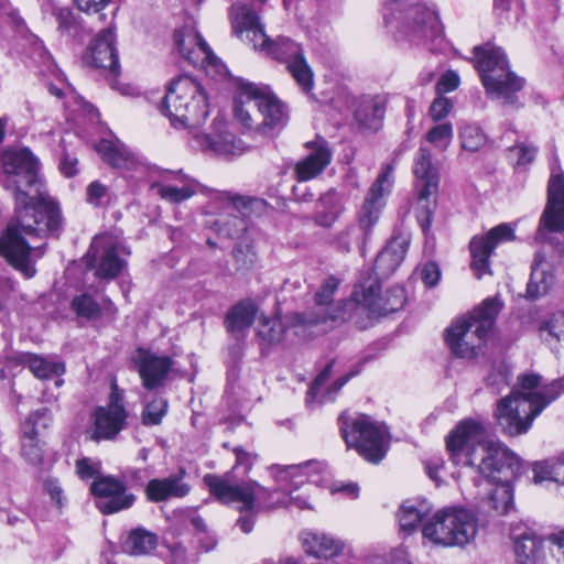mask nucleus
Masks as SVG:
<instances>
[{
	"instance_id": "nucleus-1",
	"label": "nucleus",
	"mask_w": 564,
	"mask_h": 564,
	"mask_svg": "<svg viewBox=\"0 0 564 564\" xmlns=\"http://www.w3.org/2000/svg\"><path fill=\"white\" fill-rule=\"evenodd\" d=\"M1 184L13 194L14 215L0 235V256L25 278L36 273L32 253H44L43 246L28 240L58 236L64 219L57 202L43 189L37 161L28 149L7 150L1 155Z\"/></svg>"
},
{
	"instance_id": "nucleus-2",
	"label": "nucleus",
	"mask_w": 564,
	"mask_h": 564,
	"mask_svg": "<svg viewBox=\"0 0 564 564\" xmlns=\"http://www.w3.org/2000/svg\"><path fill=\"white\" fill-rule=\"evenodd\" d=\"M446 448L456 465L474 469L490 482H500L488 498L492 510L506 514L513 508V495L506 484L520 471V459L489 438L484 423L475 420L460 422L446 440Z\"/></svg>"
},
{
	"instance_id": "nucleus-3",
	"label": "nucleus",
	"mask_w": 564,
	"mask_h": 564,
	"mask_svg": "<svg viewBox=\"0 0 564 564\" xmlns=\"http://www.w3.org/2000/svg\"><path fill=\"white\" fill-rule=\"evenodd\" d=\"M519 388L501 398L495 411L498 426L508 436L527 433L541 412L564 392V379L541 387V377H519Z\"/></svg>"
},
{
	"instance_id": "nucleus-4",
	"label": "nucleus",
	"mask_w": 564,
	"mask_h": 564,
	"mask_svg": "<svg viewBox=\"0 0 564 564\" xmlns=\"http://www.w3.org/2000/svg\"><path fill=\"white\" fill-rule=\"evenodd\" d=\"M232 28L238 34L247 33V39L254 50L264 52L273 58L285 63L286 68L304 93L313 88V72L307 64L302 46L293 40L279 36L270 40L264 32L258 13L245 3L236 2L230 8Z\"/></svg>"
},
{
	"instance_id": "nucleus-5",
	"label": "nucleus",
	"mask_w": 564,
	"mask_h": 564,
	"mask_svg": "<svg viewBox=\"0 0 564 564\" xmlns=\"http://www.w3.org/2000/svg\"><path fill=\"white\" fill-rule=\"evenodd\" d=\"M503 307L498 295L485 299L481 304L454 322L445 332V341L459 358H474L485 347L496 318Z\"/></svg>"
},
{
	"instance_id": "nucleus-6",
	"label": "nucleus",
	"mask_w": 564,
	"mask_h": 564,
	"mask_svg": "<svg viewBox=\"0 0 564 564\" xmlns=\"http://www.w3.org/2000/svg\"><path fill=\"white\" fill-rule=\"evenodd\" d=\"M204 484L207 486L212 496L224 505L239 503L240 512H250L248 516L238 518L236 525L243 533H250L254 525V514L262 510H270L278 508L280 501H270V494L267 488L250 480L243 484H237L232 480L231 475H215L206 474L204 476Z\"/></svg>"
},
{
	"instance_id": "nucleus-7",
	"label": "nucleus",
	"mask_w": 564,
	"mask_h": 564,
	"mask_svg": "<svg viewBox=\"0 0 564 564\" xmlns=\"http://www.w3.org/2000/svg\"><path fill=\"white\" fill-rule=\"evenodd\" d=\"M234 113L248 129H280L289 118L288 107L268 87L245 82L238 85Z\"/></svg>"
},
{
	"instance_id": "nucleus-8",
	"label": "nucleus",
	"mask_w": 564,
	"mask_h": 564,
	"mask_svg": "<svg viewBox=\"0 0 564 564\" xmlns=\"http://www.w3.org/2000/svg\"><path fill=\"white\" fill-rule=\"evenodd\" d=\"M475 66L479 72L487 94L503 106H516L518 93L524 79L510 70L508 58L501 47L489 43L474 47Z\"/></svg>"
},
{
	"instance_id": "nucleus-9",
	"label": "nucleus",
	"mask_w": 564,
	"mask_h": 564,
	"mask_svg": "<svg viewBox=\"0 0 564 564\" xmlns=\"http://www.w3.org/2000/svg\"><path fill=\"white\" fill-rule=\"evenodd\" d=\"M477 532V516L463 507L440 509L422 527L423 538L443 547L465 546Z\"/></svg>"
},
{
	"instance_id": "nucleus-10",
	"label": "nucleus",
	"mask_w": 564,
	"mask_h": 564,
	"mask_svg": "<svg viewBox=\"0 0 564 564\" xmlns=\"http://www.w3.org/2000/svg\"><path fill=\"white\" fill-rule=\"evenodd\" d=\"M338 422L348 448H355L361 457L373 464L383 459L389 442L382 424L365 414L350 419L346 413L339 416Z\"/></svg>"
},
{
	"instance_id": "nucleus-11",
	"label": "nucleus",
	"mask_w": 564,
	"mask_h": 564,
	"mask_svg": "<svg viewBox=\"0 0 564 564\" xmlns=\"http://www.w3.org/2000/svg\"><path fill=\"white\" fill-rule=\"evenodd\" d=\"M399 37L412 45H424L430 51L442 47L444 30L436 10L417 3L406 9L399 28Z\"/></svg>"
},
{
	"instance_id": "nucleus-12",
	"label": "nucleus",
	"mask_w": 564,
	"mask_h": 564,
	"mask_svg": "<svg viewBox=\"0 0 564 564\" xmlns=\"http://www.w3.org/2000/svg\"><path fill=\"white\" fill-rule=\"evenodd\" d=\"M392 172V166H387L370 187L358 214V227L351 226L340 234L339 243L345 249L349 250L351 242L358 243L361 238L366 239L370 235L380 217L382 198L390 191Z\"/></svg>"
},
{
	"instance_id": "nucleus-13",
	"label": "nucleus",
	"mask_w": 564,
	"mask_h": 564,
	"mask_svg": "<svg viewBox=\"0 0 564 564\" xmlns=\"http://www.w3.org/2000/svg\"><path fill=\"white\" fill-rule=\"evenodd\" d=\"M413 174L417 188V200L420 205L419 218L425 230L431 224V217L435 208V197L440 184V162L433 159L432 152L421 145L413 161Z\"/></svg>"
},
{
	"instance_id": "nucleus-14",
	"label": "nucleus",
	"mask_w": 564,
	"mask_h": 564,
	"mask_svg": "<svg viewBox=\"0 0 564 564\" xmlns=\"http://www.w3.org/2000/svg\"><path fill=\"white\" fill-rule=\"evenodd\" d=\"M127 417L124 392L113 381L107 405L97 406L93 413L91 438L113 440L126 427Z\"/></svg>"
},
{
	"instance_id": "nucleus-15",
	"label": "nucleus",
	"mask_w": 564,
	"mask_h": 564,
	"mask_svg": "<svg viewBox=\"0 0 564 564\" xmlns=\"http://www.w3.org/2000/svg\"><path fill=\"white\" fill-rule=\"evenodd\" d=\"M170 100L180 107L178 102L185 101L186 115L183 120H189L194 129L199 127L208 116V102L205 89L195 79L182 76L170 84Z\"/></svg>"
},
{
	"instance_id": "nucleus-16",
	"label": "nucleus",
	"mask_w": 564,
	"mask_h": 564,
	"mask_svg": "<svg viewBox=\"0 0 564 564\" xmlns=\"http://www.w3.org/2000/svg\"><path fill=\"white\" fill-rule=\"evenodd\" d=\"M354 291L355 300L368 307L372 313L387 315L401 310L406 301L405 290L394 285L387 290L384 296L379 294L380 285L377 279H368Z\"/></svg>"
},
{
	"instance_id": "nucleus-17",
	"label": "nucleus",
	"mask_w": 564,
	"mask_h": 564,
	"mask_svg": "<svg viewBox=\"0 0 564 564\" xmlns=\"http://www.w3.org/2000/svg\"><path fill=\"white\" fill-rule=\"evenodd\" d=\"M516 239L514 229L510 224H500L490 229L485 236H476L469 243L471 269L477 279L490 273L489 258L495 248L506 241Z\"/></svg>"
},
{
	"instance_id": "nucleus-18",
	"label": "nucleus",
	"mask_w": 564,
	"mask_h": 564,
	"mask_svg": "<svg viewBox=\"0 0 564 564\" xmlns=\"http://www.w3.org/2000/svg\"><path fill=\"white\" fill-rule=\"evenodd\" d=\"M174 40L178 52L194 66L205 68L213 66L218 73L225 68L193 25H185L177 30Z\"/></svg>"
},
{
	"instance_id": "nucleus-19",
	"label": "nucleus",
	"mask_w": 564,
	"mask_h": 564,
	"mask_svg": "<svg viewBox=\"0 0 564 564\" xmlns=\"http://www.w3.org/2000/svg\"><path fill=\"white\" fill-rule=\"evenodd\" d=\"M90 491L99 499L97 508L105 514L128 509L135 500L134 495L126 492L124 482L113 476L97 477L90 486Z\"/></svg>"
},
{
	"instance_id": "nucleus-20",
	"label": "nucleus",
	"mask_w": 564,
	"mask_h": 564,
	"mask_svg": "<svg viewBox=\"0 0 564 564\" xmlns=\"http://www.w3.org/2000/svg\"><path fill=\"white\" fill-rule=\"evenodd\" d=\"M134 364L140 376L142 387L147 390L162 388L172 370L174 361L165 355H156L150 350L139 348L134 356Z\"/></svg>"
},
{
	"instance_id": "nucleus-21",
	"label": "nucleus",
	"mask_w": 564,
	"mask_h": 564,
	"mask_svg": "<svg viewBox=\"0 0 564 564\" xmlns=\"http://www.w3.org/2000/svg\"><path fill=\"white\" fill-rule=\"evenodd\" d=\"M50 423V411L40 409L32 412L22 424V456L33 466L43 463L44 443L40 438V432L47 429Z\"/></svg>"
},
{
	"instance_id": "nucleus-22",
	"label": "nucleus",
	"mask_w": 564,
	"mask_h": 564,
	"mask_svg": "<svg viewBox=\"0 0 564 564\" xmlns=\"http://www.w3.org/2000/svg\"><path fill=\"white\" fill-rule=\"evenodd\" d=\"M212 133H194L193 147L218 155H235L241 151L240 142L227 130V121L217 116L213 120Z\"/></svg>"
},
{
	"instance_id": "nucleus-23",
	"label": "nucleus",
	"mask_w": 564,
	"mask_h": 564,
	"mask_svg": "<svg viewBox=\"0 0 564 564\" xmlns=\"http://www.w3.org/2000/svg\"><path fill=\"white\" fill-rule=\"evenodd\" d=\"M544 230L564 232V174H553L547 186V203L540 219L539 235Z\"/></svg>"
},
{
	"instance_id": "nucleus-24",
	"label": "nucleus",
	"mask_w": 564,
	"mask_h": 564,
	"mask_svg": "<svg viewBox=\"0 0 564 564\" xmlns=\"http://www.w3.org/2000/svg\"><path fill=\"white\" fill-rule=\"evenodd\" d=\"M86 61L97 68L108 70L113 78L118 77L120 64L116 48V34L112 28H107L98 33L89 48Z\"/></svg>"
},
{
	"instance_id": "nucleus-25",
	"label": "nucleus",
	"mask_w": 564,
	"mask_h": 564,
	"mask_svg": "<svg viewBox=\"0 0 564 564\" xmlns=\"http://www.w3.org/2000/svg\"><path fill=\"white\" fill-rule=\"evenodd\" d=\"M87 258L97 261L96 274L102 279H115L122 270L124 261L119 258L116 242L108 236L95 237Z\"/></svg>"
},
{
	"instance_id": "nucleus-26",
	"label": "nucleus",
	"mask_w": 564,
	"mask_h": 564,
	"mask_svg": "<svg viewBox=\"0 0 564 564\" xmlns=\"http://www.w3.org/2000/svg\"><path fill=\"white\" fill-rule=\"evenodd\" d=\"M386 106L387 98L384 96H361L355 101V121L360 129L378 131L382 126Z\"/></svg>"
},
{
	"instance_id": "nucleus-27",
	"label": "nucleus",
	"mask_w": 564,
	"mask_h": 564,
	"mask_svg": "<svg viewBox=\"0 0 564 564\" xmlns=\"http://www.w3.org/2000/svg\"><path fill=\"white\" fill-rule=\"evenodd\" d=\"M312 151L295 165L294 173L299 182H307L318 176L330 163L332 152L325 140L307 143Z\"/></svg>"
},
{
	"instance_id": "nucleus-28",
	"label": "nucleus",
	"mask_w": 564,
	"mask_h": 564,
	"mask_svg": "<svg viewBox=\"0 0 564 564\" xmlns=\"http://www.w3.org/2000/svg\"><path fill=\"white\" fill-rule=\"evenodd\" d=\"M185 470L166 478L151 479L145 487L147 498L152 502H162L175 498H184L191 491V486L184 481Z\"/></svg>"
},
{
	"instance_id": "nucleus-29",
	"label": "nucleus",
	"mask_w": 564,
	"mask_h": 564,
	"mask_svg": "<svg viewBox=\"0 0 564 564\" xmlns=\"http://www.w3.org/2000/svg\"><path fill=\"white\" fill-rule=\"evenodd\" d=\"M409 240L405 237H394L377 256L373 271L378 278L390 276L402 263L408 252Z\"/></svg>"
},
{
	"instance_id": "nucleus-30",
	"label": "nucleus",
	"mask_w": 564,
	"mask_h": 564,
	"mask_svg": "<svg viewBox=\"0 0 564 564\" xmlns=\"http://www.w3.org/2000/svg\"><path fill=\"white\" fill-rule=\"evenodd\" d=\"M300 539L305 553L316 558H332L344 549L340 540L326 533L303 531Z\"/></svg>"
},
{
	"instance_id": "nucleus-31",
	"label": "nucleus",
	"mask_w": 564,
	"mask_h": 564,
	"mask_svg": "<svg viewBox=\"0 0 564 564\" xmlns=\"http://www.w3.org/2000/svg\"><path fill=\"white\" fill-rule=\"evenodd\" d=\"M514 553L518 564H545L543 540L533 531L517 534L512 531Z\"/></svg>"
},
{
	"instance_id": "nucleus-32",
	"label": "nucleus",
	"mask_w": 564,
	"mask_h": 564,
	"mask_svg": "<svg viewBox=\"0 0 564 564\" xmlns=\"http://www.w3.org/2000/svg\"><path fill=\"white\" fill-rule=\"evenodd\" d=\"M555 284V275L552 264L542 252H536L531 276L528 283L527 293L530 299H538L545 295Z\"/></svg>"
},
{
	"instance_id": "nucleus-33",
	"label": "nucleus",
	"mask_w": 564,
	"mask_h": 564,
	"mask_svg": "<svg viewBox=\"0 0 564 564\" xmlns=\"http://www.w3.org/2000/svg\"><path fill=\"white\" fill-rule=\"evenodd\" d=\"M344 212L343 196L336 189H329L316 202L314 221L322 227H330Z\"/></svg>"
},
{
	"instance_id": "nucleus-34",
	"label": "nucleus",
	"mask_w": 564,
	"mask_h": 564,
	"mask_svg": "<svg viewBox=\"0 0 564 564\" xmlns=\"http://www.w3.org/2000/svg\"><path fill=\"white\" fill-rule=\"evenodd\" d=\"M95 149L102 160L112 167L131 170L135 164L133 155L120 143L101 140L95 145Z\"/></svg>"
},
{
	"instance_id": "nucleus-35",
	"label": "nucleus",
	"mask_w": 564,
	"mask_h": 564,
	"mask_svg": "<svg viewBox=\"0 0 564 564\" xmlns=\"http://www.w3.org/2000/svg\"><path fill=\"white\" fill-rule=\"evenodd\" d=\"M429 511L424 501L405 500L397 513L400 530L408 534L414 532Z\"/></svg>"
},
{
	"instance_id": "nucleus-36",
	"label": "nucleus",
	"mask_w": 564,
	"mask_h": 564,
	"mask_svg": "<svg viewBox=\"0 0 564 564\" xmlns=\"http://www.w3.org/2000/svg\"><path fill=\"white\" fill-rule=\"evenodd\" d=\"M158 545L156 534L142 528L132 530L124 541L123 549L132 555H144L155 550Z\"/></svg>"
},
{
	"instance_id": "nucleus-37",
	"label": "nucleus",
	"mask_w": 564,
	"mask_h": 564,
	"mask_svg": "<svg viewBox=\"0 0 564 564\" xmlns=\"http://www.w3.org/2000/svg\"><path fill=\"white\" fill-rule=\"evenodd\" d=\"M258 312L257 305L251 302H241L236 305L226 317L227 329L231 333L249 328Z\"/></svg>"
},
{
	"instance_id": "nucleus-38",
	"label": "nucleus",
	"mask_w": 564,
	"mask_h": 564,
	"mask_svg": "<svg viewBox=\"0 0 564 564\" xmlns=\"http://www.w3.org/2000/svg\"><path fill=\"white\" fill-rule=\"evenodd\" d=\"M151 188L164 200L180 204L189 199L199 189V183H187L180 188L167 184H152Z\"/></svg>"
},
{
	"instance_id": "nucleus-39",
	"label": "nucleus",
	"mask_w": 564,
	"mask_h": 564,
	"mask_svg": "<svg viewBox=\"0 0 564 564\" xmlns=\"http://www.w3.org/2000/svg\"><path fill=\"white\" fill-rule=\"evenodd\" d=\"M533 480L535 484L551 480L564 486V458L535 463Z\"/></svg>"
},
{
	"instance_id": "nucleus-40",
	"label": "nucleus",
	"mask_w": 564,
	"mask_h": 564,
	"mask_svg": "<svg viewBox=\"0 0 564 564\" xmlns=\"http://www.w3.org/2000/svg\"><path fill=\"white\" fill-rule=\"evenodd\" d=\"M539 335L546 343L564 340V312H556L542 319L539 324Z\"/></svg>"
},
{
	"instance_id": "nucleus-41",
	"label": "nucleus",
	"mask_w": 564,
	"mask_h": 564,
	"mask_svg": "<svg viewBox=\"0 0 564 564\" xmlns=\"http://www.w3.org/2000/svg\"><path fill=\"white\" fill-rule=\"evenodd\" d=\"M31 372L39 379H50L53 376H61L65 366L59 361H52L39 356H31L28 360Z\"/></svg>"
},
{
	"instance_id": "nucleus-42",
	"label": "nucleus",
	"mask_w": 564,
	"mask_h": 564,
	"mask_svg": "<svg viewBox=\"0 0 564 564\" xmlns=\"http://www.w3.org/2000/svg\"><path fill=\"white\" fill-rule=\"evenodd\" d=\"M167 401L162 397H155L151 401L144 400L141 413V422L145 426L159 425L167 412Z\"/></svg>"
},
{
	"instance_id": "nucleus-43",
	"label": "nucleus",
	"mask_w": 564,
	"mask_h": 564,
	"mask_svg": "<svg viewBox=\"0 0 564 564\" xmlns=\"http://www.w3.org/2000/svg\"><path fill=\"white\" fill-rule=\"evenodd\" d=\"M180 107L176 104H173L170 100V86L166 89V94L161 104V112L170 119V122L175 128H184L194 130L193 126H189V120H183L181 115H186L185 111V101L178 102Z\"/></svg>"
},
{
	"instance_id": "nucleus-44",
	"label": "nucleus",
	"mask_w": 564,
	"mask_h": 564,
	"mask_svg": "<svg viewBox=\"0 0 564 564\" xmlns=\"http://www.w3.org/2000/svg\"><path fill=\"white\" fill-rule=\"evenodd\" d=\"M285 334V327L280 319L261 316L259 318L258 335L268 344H278L282 341Z\"/></svg>"
},
{
	"instance_id": "nucleus-45",
	"label": "nucleus",
	"mask_w": 564,
	"mask_h": 564,
	"mask_svg": "<svg viewBox=\"0 0 564 564\" xmlns=\"http://www.w3.org/2000/svg\"><path fill=\"white\" fill-rule=\"evenodd\" d=\"M314 463L306 462L302 465H292L283 468L279 475V482H291L294 488H297L300 485H303L306 480L310 479L308 469L313 467Z\"/></svg>"
},
{
	"instance_id": "nucleus-46",
	"label": "nucleus",
	"mask_w": 564,
	"mask_h": 564,
	"mask_svg": "<svg viewBox=\"0 0 564 564\" xmlns=\"http://www.w3.org/2000/svg\"><path fill=\"white\" fill-rule=\"evenodd\" d=\"M72 307L77 315L88 319H97L101 314L99 304L88 294H82L74 297L72 301Z\"/></svg>"
},
{
	"instance_id": "nucleus-47",
	"label": "nucleus",
	"mask_w": 564,
	"mask_h": 564,
	"mask_svg": "<svg viewBox=\"0 0 564 564\" xmlns=\"http://www.w3.org/2000/svg\"><path fill=\"white\" fill-rule=\"evenodd\" d=\"M462 147L468 151H477L486 143V134L476 124H466L460 131Z\"/></svg>"
},
{
	"instance_id": "nucleus-48",
	"label": "nucleus",
	"mask_w": 564,
	"mask_h": 564,
	"mask_svg": "<svg viewBox=\"0 0 564 564\" xmlns=\"http://www.w3.org/2000/svg\"><path fill=\"white\" fill-rule=\"evenodd\" d=\"M452 139L453 126L449 122L436 124L426 133V140L441 151L447 149Z\"/></svg>"
},
{
	"instance_id": "nucleus-49",
	"label": "nucleus",
	"mask_w": 564,
	"mask_h": 564,
	"mask_svg": "<svg viewBox=\"0 0 564 564\" xmlns=\"http://www.w3.org/2000/svg\"><path fill=\"white\" fill-rule=\"evenodd\" d=\"M339 281L335 276H328L315 293V303L319 307H327L333 303Z\"/></svg>"
},
{
	"instance_id": "nucleus-50",
	"label": "nucleus",
	"mask_w": 564,
	"mask_h": 564,
	"mask_svg": "<svg viewBox=\"0 0 564 564\" xmlns=\"http://www.w3.org/2000/svg\"><path fill=\"white\" fill-rule=\"evenodd\" d=\"M237 270H248L256 262L257 256L251 246L247 243H238L232 250Z\"/></svg>"
},
{
	"instance_id": "nucleus-51",
	"label": "nucleus",
	"mask_w": 564,
	"mask_h": 564,
	"mask_svg": "<svg viewBox=\"0 0 564 564\" xmlns=\"http://www.w3.org/2000/svg\"><path fill=\"white\" fill-rule=\"evenodd\" d=\"M76 474L83 480L99 477L100 462L88 457H83L76 460Z\"/></svg>"
},
{
	"instance_id": "nucleus-52",
	"label": "nucleus",
	"mask_w": 564,
	"mask_h": 564,
	"mask_svg": "<svg viewBox=\"0 0 564 564\" xmlns=\"http://www.w3.org/2000/svg\"><path fill=\"white\" fill-rule=\"evenodd\" d=\"M234 453H235V456H236V463H235V466L232 468L231 471L229 473H226L225 475L227 474H230L231 475V478L235 482L239 484L235 478H234V470L238 469V468H243V474L247 475L251 468H252V465L257 458V455L256 454H252L250 452H247L245 451L243 448L241 447H236L234 449ZM245 481H241L240 484H243Z\"/></svg>"
},
{
	"instance_id": "nucleus-53",
	"label": "nucleus",
	"mask_w": 564,
	"mask_h": 564,
	"mask_svg": "<svg viewBox=\"0 0 564 564\" xmlns=\"http://www.w3.org/2000/svg\"><path fill=\"white\" fill-rule=\"evenodd\" d=\"M52 8V13L55 17L58 29L64 32H69L75 25V17L68 8H59L54 1L47 2Z\"/></svg>"
},
{
	"instance_id": "nucleus-54",
	"label": "nucleus",
	"mask_w": 564,
	"mask_h": 564,
	"mask_svg": "<svg viewBox=\"0 0 564 564\" xmlns=\"http://www.w3.org/2000/svg\"><path fill=\"white\" fill-rule=\"evenodd\" d=\"M281 490L289 496V498H280V490H274V491H269L270 494H273V496H269V500L270 501H276L279 500L280 501V505L278 507H281V506H288L289 503H292V505H295L296 507H299L300 509H305V508H310L308 503L306 502V500L300 498L299 496L296 497H293L291 494H292V488L289 486V485H281Z\"/></svg>"
},
{
	"instance_id": "nucleus-55",
	"label": "nucleus",
	"mask_w": 564,
	"mask_h": 564,
	"mask_svg": "<svg viewBox=\"0 0 564 564\" xmlns=\"http://www.w3.org/2000/svg\"><path fill=\"white\" fill-rule=\"evenodd\" d=\"M419 274L423 283L429 286H435L441 279V269L434 261L423 263L419 268Z\"/></svg>"
},
{
	"instance_id": "nucleus-56",
	"label": "nucleus",
	"mask_w": 564,
	"mask_h": 564,
	"mask_svg": "<svg viewBox=\"0 0 564 564\" xmlns=\"http://www.w3.org/2000/svg\"><path fill=\"white\" fill-rule=\"evenodd\" d=\"M333 365L334 361H330L312 382L305 400L307 405H311L315 401L319 389L330 378Z\"/></svg>"
},
{
	"instance_id": "nucleus-57",
	"label": "nucleus",
	"mask_w": 564,
	"mask_h": 564,
	"mask_svg": "<svg viewBox=\"0 0 564 564\" xmlns=\"http://www.w3.org/2000/svg\"><path fill=\"white\" fill-rule=\"evenodd\" d=\"M107 186L98 181L91 182L86 188V199L90 205L95 207H98L102 204V199L107 196Z\"/></svg>"
},
{
	"instance_id": "nucleus-58",
	"label": "nucleus",
	"mask_w": 564,
	"mask_h": 564,
	"mask_svg": "<svg viewBox=\"0 0 564 564\" xmlns=\"http://www.w3.org/2000/svg\"><path fill=\"white\" fill-rule=\"evenodd\" d=\"M187 183H198L194 178L184 174L182 171L173 172L169 171L162 174L161 180L154 182L153 184H167L170 186L181 187Z\"/></svg>"
},
{
	"instance_id": "nucleus-59",
	"label": "nucleus",
	"mask_w": 564,
	"mask_h": 564,
	"mask_svg": "<svg viewBox=\"0 0 564 564\" xmlns=\"http://www.w3.org/2000/svg\"><path fill=\"white\" fill-rule=\"evenodd\" d=\"M453 104L446 97L436 98L430 107V116L434 121L444 119L452 110Z\"/></svg>"
},
{
	"instance_id": "nucleus-60",
	"label": "nucleus",
	"mask_w": 564,
	"mask_h": 564,
	"mask_svg": "<svg viewBox=\"0 0 564 564\" xmlns=\"http://www.w3.org/2000/svg\"><path fill=\"white\" fill-rule=\"evenodd\" d=\"M509 151L517 155V165L530 164L536 154V149L534 147L524 143L512 147Z\"/></svg>"
},
{
	"instance_id": "nucleus-61",
	"label": "nucleus",
	"mask_w": 564,
	"mask_h": 564,
	"mask_svg": "<svg viewBox=\"0 0 564 564\" xmlns=\"http://www.w3.org/2000/svg\"><path fill=\"white\" fill-rule=\"evenodd\" d=\"M488 384L492 387L494 392H501V386L509 384V375L506 369H498L490 373L487 378Z\"/></svg>"
},
{
	"instance_id": "nucleus-62",
	"label": "nucleus",
	"mask_w": 564,
	"mask_h": 564,
	"mask_svg": "<svg viewBox=\"0 0 564 564\" xmlns=\"http://www.w3.org/2000/svg\"><path fill=\"white\" fill-rule=\"evenodd\" d=\"M77 8L86 13H100L110 0H75Z\"/></svg>"
},
{
	"instance_id": "nucleus-63",
	"label": "nucleus",
	"mask_w": 564,
	"mask_h": 564,
	"mask_svg": "<svg viewBox=\"0 0 564 564\" xmlns=\"http://www.w3.org/2000/svg\"><path fill=\"white\" fill-rule=\"evenodd\" d=\"M359 373V370L350 372L348 376L337 379L322 395L323 401H332L335 394L347 383V381Z\"/></svg>"
},
{
	"instance_id": "nucleus-64",
	"label": "nucleus",
	"mask_w": 564,
	"mask_h": 564,
	"mask_svg": "<svg viewBox=\"0 0 564 564\" xmlns=\"http://www.w3.org/2000/svg\"><path fill=\"white\" fill-rule=\"evenodd\" d=\"M459 85V77L456 73L454 72H447L445 73L438 84H437V87L443 90V91H453L454 89H456Z\"/></svg>"
}]
</instances>
